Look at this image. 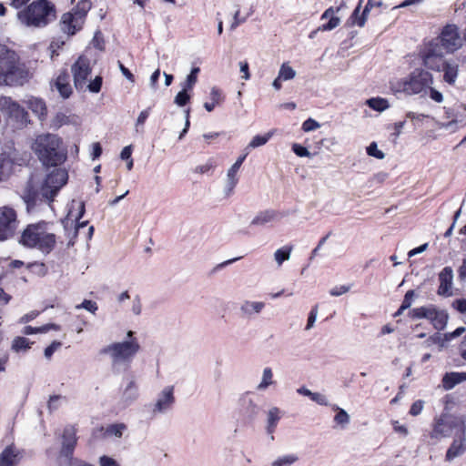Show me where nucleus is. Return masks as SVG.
<instances>
[{
    "mask_svg": "<svg viewBox=\"0 0 466 466\" xmlns=\"http://www.w3.org/2000/svg\"><path fill=\"white\" fill-rule=\"evenodd\" d=\"M299 461V456L296 453H286L274 459L270 466H293Z\"/></svg>",
    "mask_w": 466,
    "mask_h": 466,
    "instance_id": "obj_35",
    "label": "nucleus"
},
{
    "mask_svg": "<svg viewBox=\"0 0 466 466\" xmlns=\"http://www.w3.org/2000/svg\"><path fill=\"white\" fill-rule=\"evenodd\" d=\"M149 113H150V108L144 109L139 113V115L136 120V124H135V128H136L137 133L143 132V126H144L146 120L147 119Z\"/></svg>",
    "mask_w": 466,
    "mask_h": 466,
    "instance_id": "obj_48",
    "label": "nucleus"
},
{
    "mask_svg": "<svg viewBox=\"0 0 466 466\" xmlns=\"http://www.w3.org/2000/svg\"><path fill=\"white\" fill-rule=\"evenodd\" d=\"M453 308L461 313L466 312V299H456L452 302Z\"/></svg>",
    "mask_w": 466,
    "mask_h": 466,
    "instance_id": "obj_64",
    "label": "nucleus"
},
{
    "mask_svg": "<svg viewBox=\"0 0 466 466\" xmlns=\"http://www.w3.org/2000/svg\"><path fill=\"white\" fill-rule=\"evenodd\" d=\"M329 19L328 23L323 24L319 27V31H331L338 27L340 24V18L335 15V10L333 7L328 8L322 15L321 20Z\"/></svg>",
    "mask_w": 466,
    "mask_h": 466,
    "instance_id": "obj_28",
    "label": "nucleus"
},
{
    "mask_svg": "<svg viewBox=\"0 0 466 466\" xmlns=\"http://www.w3.org/2000/svg\"><path fill=\"white\" fill-rule=\"evenodd\" d=\"M273 134L274 130L268 131L264 135H256L255 137H252L245 150L248 151L249 149L257 148L266 145L268 142V140L272 137Z\"/></svg>",
    "mask_w": 466,
    "mask_h": 466,
    "instance_id": "obj_37",
    "label": "nucleus"
},
{
    "mask_svg": "<svg viewBox=\"0 0 466 466\" xmlns=\"http://www.w3.org/2000/svg\"><path fill=\"white\" fill-rule=\"evenodd\" d=\"M281 418V410L278 407H271L267 412L266 430L268 434H273Z\"/></svg>",
    "mask_w": 466,
    "mask_h": 466,
    "instance_id": "obj_30",
    "label": "nucleus"
},
{
    "mask_svg": "<svg viewBox=\"0 0 466 466\" xmlns=\"http://www.w3.org/2000/svg\"><path fill=\"white\" fill-rule=\"evenodd\" d=\"M131 310L135 315H139L142 310L141 299L138 296H136L132 300Z\"/></svg>",
    "mask_w": 466,
    "mask_h": 466,
    "instance_id": "obj_63",
    "label": "nucleus"
},
{
    "mask_svg": "<svg viewBox=\"0 0 466 466\" xmlns=\"http://www.w3.org/2000/svg\"><path fill=\"white\" fill-rule=\"evenodd\" d=\"M293 152L300 157H310V152L304 147L299 144H293L292 146Z\"/></svg>",
    "mask_w": 466,
    "mask_h": 466,
    "instance_id": "obj_59",
    "label": "nucleus"
},
{
    "mask_svg": "<svg viewBox=\"0 0 466 466\" xmlns=\"http://www.w3.org/2000/svg\"><path fill=\"white\" fill-rule=\"evenodd\" d=\"M464 381H466V372H447L442 377V387L444 390H450Z\"/></svg>",
    "mask_w": 466,
    "mask_h": 466,
    "instance_id": "obj_23",
    "label": "nucleus"
},
{
    "mask_svg": "<svg viewBox=\"0 0 466 466\" xmlns=\"http://www.w3.org/2000/svg\"><path fill=\"white\" fill-rule=\"evenodd\" d=\"M126 430V426L124 424H114L107 428L106 432L109 435H113L116 438H120Z\"/></svg>",
    "mask_w": 466,
    "mask_h": 466,
    "instance_id": "obj_52",
    "label": "nucleus"
},
{
    "mask_svg": "<svg viewBox=\"0 0 466 466\" xmlns=\"http://www.w3.org/2000/svg\"><path fill=\"white\" fill-rule=\"evenodd\" d=\"M174 403V386H166L157 394L152 406V413L154 415L164 414L172 409Z\"/></svg>",
    "mask_w": 466,
    "mask_h": 466,
    "instance_id": "obj_12",
    "label": "nucleus"
},
{
    "mask_svg": "<svg viewBox=\"0 0 466 466\" xmlns=\"http://www.w3.org/2000/svg\"><path fill=\"white\" fill-rule=\"evenodd\" d=\"M441 46L447 52H453L460 48L462 45V38L461 37L458 28L454 25H449L441 32L439 36Z\"/></svg>",
    "mask_w": 466,
    "mask_h": 466,
    "instance_id": "obj_13",
    "label": "nucleus"
},
{
    "mask_svg": "<svg viewBox=\"0 0 466 466\" xmlns=\"http://www.w3.org/2000/svg\"><path fill=\"white\" fill-rule=\"evenodd\" d=\"M464 331H465V329L463 327H460V328H457L452 332L443 334L442 337L439 336V348L440 347H448L453 339L460 337Z\"/></svg>",
    "mask_w": 466,
    "mask_h": 466,
    "instance_id": "obj_40",
    "label": "nucleus"
},
{
    "mask_svg": "<svg viewBox=\"0 0 466 466\" xmlns=\"http://www.w3.org/2000/svg\"><path fill=\"white\" fill-rule=\"evenodd\" d=\"M16 228V212L9 207L0 208V241L10 238Z\"/></svg>",
    "mask_w": 466,
    "mask_h": 466,
    "instance_id": "obj_10",
    "label": "nucleus"
},
{
    "mask_svg": "<svg viewBox=\"0 0 466 466\" xmlns=\"http://www.w3.org/2000/svg\"><path fill=\"white\" fill-rule=\"evenodd\" d=\"M423 405L424 402L420 400L415 401L410 409V414L412 416H418L422 411Z\"/></svg>",
    "mask_w": 466,
    "mask_h": 466,
    "instance_id": "obj_62",
    "label": "nucleus"
},
{
    "mask_svg": "<svg viewBox=\"0 0 466 466\" xmlns=\"http://www.w3.org/2000/svg\"><path fill=\"white\" fill-rule=\"evenodd\" d=\"M19 22L27 26H45L55 18L54 6L47 0H35L26 8L17 12Z\"/></svg>",
    "mask_w": 466,
    "mask_h": 466,
    "instance_id": "obj_6",
    "label": "nucleus"
},
{
    "mask_svg": "<svg viewBox=\"0 0 466 466\" xmlns=\"http://www.w3.org/2000/svg\"><path fill=\"white\" fill-rule=\"evenodd\" d=\"M466 452V438L461 435L459 438L453 440L451 445L448 449L445 460L452 461L456 458L462 456Z\"/></svg>",
    "mask_w": 466,
    "mask_h": 466,
    "instance_id": "obj_20",
    "label": "nucleus"
},
{
    "mask_svg": "<svg viewBox=\"0 0 466 466\" xmlns=\"http://www.w3.org/2000/svg\"><path fill=\"white\" fill-rule=\"evenodd\" d=\"M76 309H84L94 314L97 310L98 307L95 301L85 299L81 304L76 305Z\"/></svg>",
    "mask_w": 466,
    "mask_h": 466,
    "instance_id": "obj_54",
    "label": "nucleus"
},
{
    "mask_svg": "<svg viewBox=\"0 0 466 466\" xmlns=\"http://www.w3.org/2000/svg\"><path fill=\"white\" fill-rule=\"evenodd\" d=\"M199 71V67H193L181 86L186 88V90L191 91L198 81V74Z\"/></svg>",
    "mask_w": 466,
    "mask_h": 466,
    "instance_id": "obj_47",
    "label": "nucleus"
},
{
    "mask_svg": "<svg viewBox=\"0 0 466 466\" xmlns=\"http://www.w3.org/2000/svg\"><path fill=\"white\" fill-rule=\"evenodd\" d=\"M71 71L74 77V85L77 90H83L86 88L87 77L91 74L90 61L84 56L78 57V59L72 65Z\"/></svg>",
    "mask_w": 466,
    "mask_h": 466,
    "instance_id": "obj_11",
    "label": "nucleus"
},
{
    "mask_svg": "<svg viewBox=\"0 0 466 466\" xmlns=\"http://www.w3.org/2000/svg\"><path fill=\"white\" fill-rule=\"evenodd\" d=\"M127 338L126 341L107 345L101 350V353L109 355L114 364L131 360L139 350V344L137 339L133 338V331L127 332Z\"/></svg>",
    "mask_w": 466,
    "mask_h": 466,
    "instance_id": "obj_7",
    "label": "nucleus"
},
{
    "mask_svg": "<svg viewBox=\"0 0 466 466\" xmlns=\"http://www.w3.org/2000/svg\"><path fill=\"white\" fill-rule=\"evenodd\" d=\"M213 167V161L209 159L206 163L197 166L194 172L198 174H205L209 172Z\"/></svg>",
    "mask_w": 466,
    "mask_h": 466,
    "instance_id": "obj_58",
    "label": "nucleus"
},
{
    "mask_svg": "<svg viewBox=\"0 0 466 466\" xmlns=\"http://www.w3.org/2000/svg\"><path fill=\"white\" fill-rule=\"evenodd\" d=\"M318 313H319L318 306H314L309 314L307 325L305 328L306 330H309L314 327V324H315L317 317H318Z\"/></svg>",
    "mask_w": 466,
    "mask_h": 466,
    "instance_id": "obj_55",
    "label": "nucleus"
},
{
    "mask_svg": "<svg viewBox=\"0 0 466 466\" xmlns=\"http://www.w3.org/2000/svg\"><path fill=\"white\" fill-rule=\"evenodd\" d=\"M100 466H120V464L112 457L103 455L98 460Z\"/></svg>",
    "mask_w": 466,
    "mask_h": 466,
    "instance_id": "obj_61",
    "label": "nucleus"
},
{
    "mask_svg": "<svg viewBox=\"0 0 466 466\" xmlns=\"http://www.w3.org/2000/svg\"><path fill=\"white\" fill-rule=\"evenodd\" d=\"M311 400L320 406H329V400L328 397L325 394L320 393V392H314Z\"/></svg>",
    "mask_w": 466,
    "mask_h": 466,
    "instance_id": "obj_57",
    "label": "nucleus"
},
{
    "mask_svg": "<svg viewBox=\"0 0 466 466\" xmlns=\"http://www.w3.org/2000/svg\"><path fill=\"white\" fill-rule=\"evenodd\" d=\"M350 287L347 285L336 286L329 290V294L333 297H339L343 294H346L347 292L350 291Z\"/></svg>",
    "mask_w": 466,
    "mask_h": 466,
    "instance_id": "obj_60",
    "label": "nucleus"
},
{
    "mask_svg": "<svg viewBox=\"0 0 466 466\" xmlns=\"http://www.w3.org/2000/svg\"><path fill=\"white\" fill-rule=\"evenodd\" d=\"M76 430L73 426H66L62 434V445L60 450V456L68 459H73V452L76 446Z\"/></svg>",
    "mask_w": 466,
    "mask_h": 466,
    "instance_id": "obj_16",
    "label": "nucleus"
},
{
    "mask_svg": "<svg viewBox=\"0 0 466 466\" xmlns=\"http://www.w3.org/2000/svg\"><path fill=\"white\" fill-rule=\"evenodd\" d=\"M188 91L189 90H186V88L182 87V90L177 94L174 103L177 106H184L190 100L191 96L188 94Z\"/></svg>",
    "mask_w": 466,
    "mask_h": 466,
    "instance_id": "obj_49",
    "label": "nucleus"
},
{
    "mask_svg": "<svg viewBox=\"0 0 466 466\" xmlns=\"http://www.w3.org/2000/svg\"><path fill=\"white\" fill-rule=\"evenodd\" d=\"M0 111L21 122L25 121L27 117L26 111L9 96H0Z\"/></svg>",
    "mask_w": 466,
    "mask_h": 466,
    "instance_id": "obj_17",
    "label": "nucleus"
},
{
    "mask_svg": "<svg viewBox=\"0 0 466 466\" xmlns=\"http://www.w3.org/2000/svg\"><path fill=\"white\" fill-rule=\"evenodd\" d=\"M415 298V291L414 290H408L404 296V299L402 300V303L400 307V309L396 311L394 314L395 317L400 316L402 314V312L410 308V306L413 303Z\"/></svg>",
    "mask_w": 466,
    "mask_h": 466,
    "instance_id": "obj_46",
    "label": "nucleus"
},
{
    "mask_svg": "<svg viewBox=\"0 0 466 466\" xmlns=\"http://www.w3.org/2000/svg\"><path fill=\"white\" fill-rule=\"evenodd\" d=\"M297 73L296 71L289 66V63H283L279 70L278 76L279 79L283 81H289L295 78Z\"/></svg>",
    "mask_w": 466,
    "mask_h": 466,
    "instance_id": "obj_43",
    "label": "nucleus"
},
{
    "mask_svg": "<svg viewBox=\"0 0 466 466\" xmlns=\"http://www.w3.org/2000/svg\"><path fill=\"white\" fill-rule=\"evenodd\" d=\"M13 159L5 153L0 154V182L5 180L12 173Z\"/></svg>",
    "mask_w": 466,
    "mask_h": 466,
    "instance_id": "obj_32",
    "label": "nucleus"
},
{
    "mask_svg": "<svg viewBox=\"0 0 466 466\" xmlns=\"http://www.w3.org/2000/svg\"><path fill=\"white\" fill-rule=\"evenodd\" d=\"M33 76L20 56L5 46H0V86H21Z\"/></svg>",
    "mask_w": 466,
    "mask_h": 466,
    "instance_id": "obj_2",
    "label": "nucleus"
},
{
    "mask_svg": "<svg viewBox=\"0 0 466 466\" xmlns=\"http://www.w3.org/2000/svg\"><path fill=\"white\" fill-rule=\"evenodd\" d=\"M433 75L423 69H415L409 76L390 82V88L395 93H404L411 96L426 93L430 90V96L437 101V90L432 87Z\"/></svg>",
    "mask_w": 466,
    "mask_h": 466,
    "instance_id": "obj_3",
    "label": "nucleus"
},
{
    "mask_svg": "<svg viewBox=\"0 0 466 466\" xmlns=\"http://www.w3.org/2000/svg\"><path fill=\"white\" fill-rule=\"evenodd\" d=\"M209 96L211 100L210 102L204 103V107L207 111L211 112L222 102L223 96L220 89L216 86L211 88Z\"/></svg>",
    "mask_w": 466,
    "mask_h": 466,
    "instance_id": "obj_38",
    "label": "nucleus"
},
{
    "mask_svg": "<svg viewBox=\"0 0 466 466\" xmlns=\"http://www.w3.org/2000/svg\"><path fill=\"white\" fill-rule=\"evenodd\" d=\"M406 117L413 123L415 129L420 130V141L423 144H427L435 139V127L437 122L433 116L415 112H408Z\"/></svg>",
    "mask_w": 466,
    "mask_h": 466,
    "instance_id": "obj_9",
    "label": "nucleus"
},
{
    "mask_svg": "<svg viewBox=\"0 0 466 466\" xmlns=\"http://www.w3.org/2000/svg\"><path fill=\"white\" fill-rule=\"evenodd\" d=\"M277 381L274 379L273 370L270 367H265L262 370L260 380L256 386L258 391H266L268 388L276 386Z\"/></svg>",
    "mask_w": 466,
    "mask_h": 466,
    "instance_id": "obj_26",
    "label": "nucleus"
},
{
    "mask_svg": "<svg viewBox=\"0 0 466 466\" xmlns=\"http://www.w3.org/2000/svg\"><path fill=\"white\" fill-rule=\"evenodd\" d=\"M59 327L56 324H46V325H44V326H41V327H38V328H33L31 326H25L24 329H23V333L25 335H32V334H35V333H46L47 331H49L50 329H58Z\"/></svg>",
    "mask_w": 466,
    "mask_h": 466,
    "instance_id": "obj_44",
    "label": "nucleus"
},
{
    "mask_svg": "<svg viewBox=\"0 0 466 466\" xmlns=\"http://www.w3.org/2000/svg\"><path fill=\"white\" fill-rule=\"evenodd\" d=\"M91 8L88 0H81L71 11L65 13L60 21L61 30L69 35H75L84 25L86 15Z\"/></svg>",
    "mask_w": 466,
    "mask_h": 466,
    "instance_id": "obj_8",
    "label": "nucleus"
},
{
    "mask_svg": "<svg viewBox=\"0 0 466 466\" xmlns=\"http://www.w3.org/2000/svg\"><path fill=\"white\" fill-rule=\"evenodd\" d=\"M361 2L362 0L360 1L359 5L355 8L351 15L353 24L357 25L360 27L364 26L368 18V14L370 13V9L373 8V1L368 0V3L364 10L362 11L361 15H360Z\"/></svg>",
    "mask_w": 466,
    "mask_h": 466,
    "instance_id": "obj_29",
    "label": "nucleus"
},
{
    "mask_svg": "<svg viewBox=\"0 0 466 466\" xmlns=\"http://www.w3.org/2000/svg\"><path fill=\"white\" fill-rule=\"evenodd\" d=\"M331 409L336 411V414L333 418L334 423L338 427L345 429L350 422V417L349 413L344 409L339 407L337 404L332 405Z\"/></svg>",
    "mask_w": 466,
    "mask_h": 466,
    "instance_id": "obj_34",
    "label": "nucleus"
},
{
    "mask_svg": "<svg viewBox=\"0 0 466 466\" xmlns=\"http://www.w3.org/2000/svg\"><path fill=\"white\" fill-rule=\"evenodd\" d=\"M102 86V77L96 76L88 85L86 84V87L92 93H98Z\"/></svg>",
    "mask_w": 466,
    "mask_h": 466,
    "instance_id": "obj_56",
    "label": "nucleus"
},
{
    "mask_svg": "<svg viewBox=\"0 0 466 466\" xmlns=\"http://www.w3.org/2000/svg\"><path fill=\"white\" fill-rule=\"evenodd\" d=\"M76 208V214L74 213V211L72 209H70L68 212L67 219L76 221V232H78V230L81 228L86 227L87 224V221H80V218L83 217V215L85 213V204H84V202H80V201H78V202L73 201L72 208Z\"/></svg>",
    "mask_w": 466,
    "mask_h": 466,
    "instance_id": "obj_27",
    "label": "nucleus"
},
{
    "mask_svg": "<svg viewBox=\"0 0 466 466\" xmlns=\"http://www.w3.org/2000/svg\"><path fill=\"white\" fill-rule=\"evenodd\" d=\"M18 461V451L12 446L6 447L0 454V466H15Z\"/></svg>",
    "mask_w": 466,
    "mask_h": 466,
    "instance_id": "obj_31",
    "label": "nucleus"
},
{
    "mask_svg": "<svg viewBox=\"0 0 466 466\" xmlns=\"http://www.w3.org/2000/svg\"><path fill=\"white\" fill-rule=\"evenodd\" d=\"M291 250V247L285 246L275 251L274 258L279 266H281L284 261L290 258Z\"/></svg>",
    "mask_w": 466,
    "mask_h": 466,
    "instance_id": "obj_45",
    "label": "nucleus"
},
{
    "mask_svg": "<svg viewBox=\"0 0 466 466\" xmlns=\"http://www.w3.org/2000/svg\"><path fill=\"white\" fill-rule=\"evenodd\" d=\"M20 243L25 248L47 255L55 248L56 237L49 228L48 223L41 221L26 226L21 234Z\"/></svg>",
    "mask_w": 466,
    "mask_h": 466,
    "instance_id": "obj_4",
    "label": "nucleus"
},
{
    "mask_svg": "<svg viewBox=\"0 0 466 466\" xmlns=\"http://www.w3.org/2000/svg\"><path fill=\"white\" fill-rule=\"evenodd\" d=\"M452 279H453V274H452V270L451 268H445L439 274V280H440L439 294H443L446 296L452 295Z\"/></svg>",
    "mask_w": 466,
    "mask_h": 466,
    "instance_id": "obj_21",
    "label": "nucleus"
},
{
    "mask_svg": "<svg viewBox=\"0 0 466 466\" xmlns=\"http://www.w3.org/2000/svg\"><path fill=\"white\" fill-rule=\"evenodd\" d=\"M32 342L25 337H16L13 339L11 349L16 353L25 352L31 348Z\"/></svg>",
    "mask_w": 466,
    "mask_h": 466,
    "instance_id": "obj_39",
    "label": "nucleus"
},
{
    "mask_svg": "<svg viewBox=\"0 0 466 466\" xmlns=\"http://www.w3.org/2000/svg\"><path fill=\"white\" fill-rule=\"evenodd\" d=\"M265 308L262 301L244 300L240 304L239 312L243 318H251L255 314H259Z\"/></svg>",
    "mask_w": 466,
    "mask_h": 466,
    "instance_id": "obj_22",
    "label": "nucleus"
},
{
    "mask_svg": "<svg viewBox=\"0 0 466 466\" xmlns=\"http://www.w3.org/2000/svg\"><path fill=\"white\" fill-rule=\"evenodd\" d=\"M28 108L41 120L47 115V107L45 101L38 97L31 96L25 101Z\"/></svg>",
    "mask_w": 466,
    "mask_h": 466,
    "instance_id": "obj_25",
    "label": "nucleus"
},
{
    "mask_svg": "<svg viewBox=\"0 0 466 466\" xmlns=\"http://www.w3.org/2000/svg\"><path fill=\"white\" fill-rule=\"evenodd\" d=\"M320 127V124L313 118H308L302 124V130L304 132L314 131Z\"/></svg>",
    "mask_w": 466,
    "mask_h": 466,
    "instance_id": "obj_53",
    "label": "nucleus"
},
{
    "mask_svg": "<svg viewBox=\"0 0 466 466\" xmlns=\"http://www.w3.org/2000/svg\"><path fill=\"white\" fill-rule=\"evenodd\" d=\"M444 80L449 84H453L458 74V66L455 63H445L443 66Z\"/></svg>",
    "mask_w": 466,
    "mask_h": 466,
    "instance_id": "obj_41",
    "label": "nucleus"
},
{
    "mask_svg": "<svg viewBox=\"0 0 466 466\" xmlns=\"http://www.w3.org/2000/svg\"><path fill=\"white\" fill-rule=\"evenodd\" d=\"M137 387L134 381H130L122 393V401L128 405L137 399Z\"/></svg>",
    "mask_w": 466,
    "mask_h": 466,
    "instance_id": "obj_36",
    "label": "nucleus"
},
{
    "mask_svg": "<svg viewBox=\"0 0 466 466\" xmlns=\"http://www.w3.org/2000/svg\"><path fill=\"white\" fill-rule=\"evenodd\" d=\"M458 128H459L458 122L453 118L449 122L439 123V130H443L447 133H453Z\"/></svg>",
    "mask_w": 466,
    "mask_h": 466,
    "instance_id": "obj_51",
    "label": "nucleus"
},
{
    "mask_svg": "<svg viewBox=\"0 0 466 466\" xmlns=\"http://www.w3.org/2000/svg\"><path fill=\"white\" fill-rule=\"evenodd\" d=\"M61 138L55 134L37 135L31 144V149L44 166H57L66 159V154L60 149Z\"/></svg>",
    "mask_w": 466,
    "mask_h": 466,
    "instance_id": "obj_5",
    "label": "nucleus"
},
{
    "mask_svg": "<svg viewBox=\"0 0 466 466\" xmlns=\"http://www.w3.org/2000/svg\"><path fill=\"white\" fill-rule=\"evenodd\" d=\"M420 56L425 67L435 70L437 68V43L435 39L424 43Z\"/></svg>",
    "mask_w": 466,
    "mask_h": 466,
    "instance_id": "obj_18",
    "label": "nucleus"
},
{
    "mask_svg": "<svg viewBox=\"0 0 466 466\" xmlns=\"http://www.w3.org/2000/svg\"><path fill=\"white\" fill-rule=\"evenodd\" d=\"M409 316L415 319H429L432 325L435 327V320L437 319V310L434 307H420L416 308L409 311Z\"/></svg>",
    "mask_w": 466,
    "mask_h": 466,
    "instance_id": "obj_24",
    "label": "nucleus"
},
{
    "mask_svg": "<svg viewBox=\"0 0 466 466\" xmlns=\"http://www.w3.org/2000/svg\"><path fill=\"white\" fill-rule=\"evenodd\" d=\"M367 154L370 157H373L377 159H383L385 157V154L378 148V145L376 142H372L366 148Z\"/></svg>",
    "mask_w": 466,
    "mask_h": 466,
    "instance_id": "obj_50",
    "label": "nucleus"
},
{
    "mask_svg": "<svg viewBox=\"0 0 466 466\" xmlns=\"http://www.w3.org/2000/svg\"><path fill=\"white\" fill-rule=\"evenodd\" d=\"M366 104L375 111L383 112L390 107L387 99L382 97H372L366 101Z\"/></svg>",
    "mask_w": 466,
    "mask_h": 466,
    "instance_id": "obj_42",
    "label": "nucleus"
},
{
    "mask_svg": "<svg viewBox=\"0 0 466 466\" xmlns=\"http://www.w3.org/2000/svg\"><path fill=\"white\" fill-rule=\"evenodd\" d=\"M67 179V172L63 168L54 169L42 180L35 177H31L23 194L27 209L35 205L37 200L53 201L58 191L66 184Z\"/></svg>",
    "mask_w": 466,
    "mask_h": 466,
    "instance_id": "obj_1",
    "label": "nucleus"
},
{
    "mask_svg": "<svg viewBox=\"0 0 466 466\" xmlns=\"http://www.w3.org/2000/svg\"><path fill=\"white\" fill-rule=\"evenodd\" d=\"M239 167L232 165L227 173V180L225 186V192L227 196H230L233 193L235 187L238 182V172Z\"/></svg>",
    "mask_w": 466,
    "mask_h": 466,
    "instance_id": "obj_33",
    "label": "nucleus"
},
{
    "mask_svg": "<svg viewBox=\"0 0 466 466\" xmlns=\"http://www.w3.org/2000/svg\"><path fill=\"white\" fill-rule=\"evenodd\" d=\"M82 125V118L69 109L60 110L51 119V127L58 129L63 126H72L79 128Z\"/></svg>",
    "mask_w": 466,
    "mask_h": 466,
    "instance_id": "obj_15",
    "label": "nucleus"
},
{
    "mask_svg": "<svg viewBox=\"0 0 466 466\" xmlns=\"http://www.w3.org/2000/svg\"><path fill=\"white\" fill-rule=\"evenodd\" d=\"M51 87L52 89L55 88L62 98H69L73 93V89L70 85L68 73L66 70L61 71L51 82Z\"/></svg>",
    "mask_w": 466,
    "mask_h": 466,
    "instance_id": "obj_19",
    "label": "nucleus"
},
{
    "mask_svg": "<svg viewBox=\"0 0 466 466\" xmlns=\"http://www.w3.org/2000/svg\"><path fill=\"white\" fill-rule=\"evenodd\" d=\"M290 214L289 210L265 209L258 212L252 218L250 225L264 227L268 224L279 222L283 218Z\"/></svg>",
    "mask_w": 466,
    "mask_h": 466,
    "instance_id": "obj_14",
    "label": "nucleus"
}]
</instances>
